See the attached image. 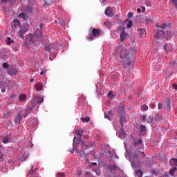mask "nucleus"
Returning a JSON list of instances; mask_svg holds the SVG:
<instances>
[{
    "mask_svg": "<svg viewBox=\"0 0 177 177\" xmlns=\"http://www.w3.org/2000/svg\"><path fill=\"white\" fill-rule=\"evenodd\" d=\"M118 117L120 118V122L121 124L122 128H124V124H125V122H127L126 115H118Z\"/></svg>",
    "mask_w": 177,
    "mask_h": 177,
    "instance_id": "obj_12",
    "label": "nucleus"
},
{
    "mask_svg": "<svg viewBox=\"0 0 177 177\" xmlns=\"http://www.w3.org/2000/svg\"><path fill=\"white\" fill-rule=\"evenodd\" d=\"M26 99H27V95H26V94H21L19 97V100L20 102H24V100H26Z\"/></svg>",
    "mask_w": 177,
    "mask_h": 177,
    "instance_id": "obj_25",
    "label": "nucleus"
},
{
    "mask_svg": "<svg viewBox=\"0 0 177 177\" xmlns=\"http://www.w3.org/2000/svg\"><path fill=\"white\" fill-rule=\"evenodd\" d=\"M0 161L1 162H3V161H4V160H3V154H2L1 153H0Z\"/></svg>",
    "mask_w": 177,
    "mask_h": 177,
    "instance_id": "obj_55",
    "label": "nucleus"
},
{
    "mask_svg": "<svg viewBox=\"0 0 177 177\" xmlns=\"http://www.w3.org/2000/svg\"><path fill=\"white\" fill-rule=\"evenodd\" d=\"M6 42L7 45H12V44H14L15 41L13 40H12V38L10 37H7L6 39Z\"/></svg>",
    "mask_w": 177,
    "mask_h": 177,
    "instance_id": "obj_27",
    "label": "nucleus"
},
{
    "mask_svg": "<svg viewBox=\"0 0 177 177\" xmlns=\"http://www.w3.org/2000/svg\"><path fill=\"white\" fill-rule=\"evenodd\" d=\"M28 158V153H25L23 154V156L21 157L20 160L22 162H24Z\"/></svg>",
    "mask_w": 177,
    "mask_h": 177,
    "instance_id": "obj_24",
    "label": "nucleus"
},
{
    "mask_svg": "<svg viewBox=\"0 0 177 177\" xmlns=\"http://www.w3.org/2000/svg\"><path fill=\"white\" fill-rule=\"evenodd\" d=\"M128 19H132L133 17V12H129L127 15Z\"/></svg>",
    "mask_w": 177,
    "mask_h": 177,
    "instance_id": "obj_51",
    "label": "nucleus"
},
{
    "mask_svg": "<svg viewBox=\"0 0 177 177\" xmlns=\"http://www.w3.org/2000/svg\"><path fill=\"white\" fill-rule=\"evenodd\" d=\"M138 32H139L140 38H142V37H143V35L146 32V30L145 29H138Z\"/></svg>",
    "mask_w": 177,
    "mask_h": 177,
    "instance_id": "obj_26",
    "label": "nucleus"
},
{
    "mask_svg": "<svg viewBox=\"0 0 177 177\" xmlns=\"http://www.w3.org/2000/svg\"><path fill=\"white\" fill-rule=\"evenodd\" d=\"M22 118L23 116L20 113H18L15 115L14 118V122H15L16 124H20Z\"/></svg>",
    "mask_w": 177,
    "mask_h": 177,
    "instance_id": "obj_15",
    "label": "nucleus"
},
{
    "mask_svg": "<svg viewBox=\"0 0 177 177\" xmlns=\"http://www.w3.org/2000/svg\"><path fill=\"white\" fill-rule=\"evenodd\" d=\"M85 177H94L93 175L92 174V173L87 171L85 174Z\"/></svg>",
    "mask_w": 177,
    "mask_h": 177,
    "instance_id": "obj_48",
    "label": "nucleus"
},
{
    "mask_svg": "<svg viewBox=\"0 0 177 177\" xmlns=\"http://www.w3.org/2000/svg\"><path fill=\"white\" fill-rule=\"evenodd\" d=\"M177 171V168L176 167H173L171 169L169 170V175H171V176H174L175 175V171Z\"/></svg>",
    "mask_w": 177,
    "mask_h": 177,
    "instance_id": "obj_28",
    "label": "nucleus"
},
{
    "mask_svg": "<svg viewBox=\"0 0 177 177\" xmlns=\"http://www.w3.org/2000/svg\"><path fill=\"white\" fill-rule=\"evenodd\" d=\"M39 28H37L33 34L29 33L26 35L25 41L23 44L25 48L28 49L31 45H33L34 46H39L41 44H44V35H42L44 24H40Z\"/></svg>",
    "mask_w": 177,
    "mask_h": 177,
    "instance_id": "obj_1",
    "label": "nucleus"
},
{
    "mask_svg": "<svg viewBox=\"0 0 177 177\" xmlns=\"http://www.w3.org/2000/svg\"><path fill=\"white\" fill-rule=\"evenodd\" d=\"M96 165H97V163H96V162H91L89 165V168H93V167H96Z\"/></svg>",
    "mask_w": 177,
    "mask_h": 177,
    "instance_id": "obj_50",
    "label": "nucleus"
},
{
    "mask_svg": "<svg viewBox=\"0 0 177 177\" xmlns=\"http://www.w3.org/2000/svg\"><path fill=\"white\" fill-rule=\"evenodd\" d=\"M104 13L106 16H108V17H113V16H114V14L113 13V10L110 7H108L105 9Z\"/></svg>",
    "mask_w": 177,
    "mask_h": 177,
    "instance_id": "obj_13",
    "label": "nucleus"
},
{
    "mask_svg": "<svg viewBox=\"0 0 177 177\" xmlns=\"http://www.w3.org/2000/svg\"><path fill=\"white\" fill-rule=\"evenodd\" d=\"M169 165L171 167H177V159L174 158H171L169 160Z\"/></svg>",
    "mask_w": 177,
    "mask_h": 177,
    "instance_id": "obj_18",
    "label": "nucleus"
},
{
    "mask_svg": "<svg viewBox=\"0 0 177 177\" xmlns=\"http://www.w3.org/2000/svg\"><path fill=\"white\" fill-rule=\"evenodd\" d=\"M104 24L105 26H110L111 24V23L110 22V21H105V22L104 23Z\"/></svg>",
    "mask_w": 177,
    "mask_h": 177,
    "instance_id": "obj_54",
    "label": "nucleus"
},
{
    "mask_svg": "<svg viewBox=\"0 0 177 177\" xmlns=\"http://www.w3.org/2000/svg\"><path fill=\"white\" fill-rule=\"evenodd\" d=\"M118 115H127L125 113V109L124 106H120L118 108Z\"/></svg>",
    "mask_w": 177,
    "mask_h": 177,
    "instance_id": "obj_17",
    "label": "nucleus"
},
{
    "mask_svg": "<svg viewBox=\"0 0 177 177\" xmlns=\"http://www.w3.org/2000/svg\"><path fill=\"white\" fill-rule=\"evenodd\" d=\"M44 50L50 53V50L53 49V44L49 42H46L44 45Z\"/></svg>",
    "mask_w": 177,
    "mask_h": 177,
    "instance_id": "obj_7",
    "label": "nucleus"
},
{
    "mask_svg": "<svg viewBox=\"0 0 177 177\" xmlns=\"http://www.w3.org/2000/svg\"><path fill=\"white\" fill-rule=\"evenodd\" d=\"M146 118H147L146 115H141V121L142 122H146Z\"/></svg>",
    "mask_w": 177,
    "mask_h": 177,
    "instance_id": "obj_46",
    "label": "nucleus"
},
{
    "mask_svg": "<svg viewBox=\"0 0 177 177\" xmlns=\"http://www.w3.org/2000/svg\"><path fill=\"white\" fill-rule=\"evenodd\" d=\"M140 110L142 111H147L149 110V106H147L146 104H142L140 106Z\"/></svg>",
    "mask_w": 177,
    "mask_h": 177,
    "instance_id": "obj_33",
    "label": "nucleus"
},
{
    "mask_svg": "<svg viewBox=\"0 0 177 177\" xmlns=\"http://www.w3.org/2000/svg\"><path fill=\"white\" fill-rule=\"evenodd\" d=\"M81 142H82V139L81 136L77 137H74L73 138V143H76L77 145H81Z\"/></svg>",
    "mask_w": 177,
    "mask_h": 177,
    "instance_id": "obj_20",
    "label": "nucleus"
},
{
    "mask_svg": "<svg viewBox=\"0 0 177 177\" xmlns=\"http://www.w3.org/2000/svg\"><path fill=\"white\" fill-rule=\"evenodd\" d=\"M108 169L111 175H115L117 172H122V170L120 168V167L117 166L115 163H113L112 166H109Z\"/></svg>",
    "mask_w": 177,
    "mask_h": 177,
    "instance_id": "obj_5",
    "label": "nucleus"
},
{
    "mask_svg": "<svg viewBox=\"0 0 177 177\" xmlns=\"http://www.w3.org/2000/svg\"><path fill=\"white\" fill-rule=\"evenodd\" d=\"M145 23H146V24H150V23H153V20H152V19H149V18H147V19H145Z\"/></svg>",
    "mask_w": 177,
    "mask_h": 177,
    "instance_id": "obj_49",
    "label": "nucleus"
},
{
    "mask_svg": "<svg viewBox=\"0 0 177 177\" xmlns=\"http://www.w3.org/2000/svg\"><path fill=\"white\" fill-rule=\"evenodd\" d=\"M162 32H164V30H158L156 32V39H159L160 37H161V34H162Z\"/></svg>",
    "mask_w": 177,
    "mask_h": 177,
    "instance_id": "obj_32",
    "label": "nucleus"
},
{
    "mask_svg": "<svg viewBox=\"0 0 177 177\" xmlns=\"http://www.w3.org/2000/svg\"><path fill=\"white\" fill-rule=\"evenodd\" d=\"M52 2H53V0H44V6L48 8L49 5H51Z\"/></svg>",
    "mask_w": 177,
    "mask_h": 177,
    "instance_id": "obj_31",
    "label": "nucleus"
},
{
    "mask_svg": "<svg viewBox=\"0 0 177 177\" xmlns=\"http://www.w3.org/2000/svg\"><path fill=\"white\" fill-rule=\"evenodd\" d=\"M139 153V149H137L134 151L133 153V160H135V158H138L139 157V155H138Z\"/></svg>",
    "mask_w": 177,
    "mask_h": 177,
    "instance_id": "obj_43",
    "label": "nucleus"
},
{
    "mask_svg": "<svg viewBox=\"0 0 177 177\" xmlns=\"http://www.w3.org/2000/svg\"><path fill=\"white\" fill-rule=\"evenodd\" d=\"M113 110H109L104 113V118L109 120V121H111V117H113Z\"/></svg>",
    "mask_w": 177,
    "mask_h": 177,
    "instance_id": "obj_14",
    "label": "nucleus"
},
{
    "mask_svg": "<svg viewBox=\"0 0 177 177\" xmlns=\"http://www.w3.org/2000/svg\"><path fill=\"white\" fill-rule=\"evenodd\" d=\"M2 68H3V70H7L8 71V68H9V64L6 62H4L2 64Z\"/></svg>",
    "mask_w": 177,
    "mask_h": 177,
    "instance_id": "obj_42",
    "label": "nucleus"
},
{
    "mask_svg": "<svg viewBox=\"0 0 177 177\" xmlns=\"http://www.w3.org/2000/svg\"><path fill=\"white\" fill-rule=\"evenodd\" d=\"M164 50H165L167 55H169V47H168V43H166L163 46Z\"/></svg>",
    "mask_w": 177,
    "mask_h": 177,
    "instance_id": "obj_29",
    "label": "nucleus"
},
{
    "mask_svg": "<svg viewBox=\"0 0 177 177\" xmlns=\"http://www.w3.org/2000/svg\"><path fill=\"white\" fill-rule=\"evenodd\" d=\"M19 17H20V19H24V20H26L27 19V14L22 12L19 15Z\"/></svg>",
    "mask_w": 177,
    "mask_h": 177,
    "instance_id": "obj_41",
    "label": "nucleus"
},
{
    "mask_svg": "<svg viewBox=\"0 0 177 177\" xmlns=\"http://www.w3.org/2000/svg\"><path fill=\"white\" fill-rule=\"evenodd\" d=\"M153 120L154 121H157V122H158L159 121L161 120V116H160L158 113H156Z\"/></svg>",
    "mask_w": 177,
    "mask_h": 177,
    "instance_id": "obj_35",
    "label": "nucleus"
},
{
    "mask_svg": "<svg viewBox=\"0 0 177 177\" xmlns=\"http://www.w3.org/2000/svg\"><path fill=\"white\" fill-rule=\"evenodd\" d=\"M28 114H30V111H27L26 112H25L24 115V117H26L27 115H28Z\"/></svg>",
    "mask_w": 177,
    "mask_h": 177,
    "instance_id": "obj_59",
    "label": "nucleus"
},
{
    "mask_svg": "<svg viewBox=\"0 0 177 177\" xmlns=\"http://www.w3.org/2000/svg\"><path fill=\"white\" fill-rule=\"evenodd\" d=\"M59 24L62 26V27H64L66 26V22H64L63 20L59 22Z\"/></svg>",
    "mask_w": 177,
    "mask_h": 177,
    "instance_id": "obj_53",
    "label": "nucleus"
},
{
    "mask_svg": "<svg viewBox=\"0 0 177 177\" xmlns=\"http://www.w3.org/2000/svg\"><path fill=\"white\" fill-rule=\"evenodd\" d=\"M44 101V98L41 97V96H35V99H33L32 100V104H35L37 106V104H39V103H42V102Z\"/></svg>",
    "mask_w": 177,
    "mask_h": 177,
    "instance_id": "obj_11",
    "label": "nucleus"
},
{
    "mask_svg": "<svg viewBox=\"0 0 177 177\" xmlns=\"http://www.w3.org/2000/svg\"><path fill=\"white\" fill-rule=\"evenodd\" d=\"M162 35H164V39H167L168 41L169 39H171V31L167 30L166 32H162Z\"/></svg>",
    "mask_w": 177,
    "mask_h": 177,
    "instance_id": "obj_16",
    "label": "nucleus"
},
{
    "mask_svg": "<svg viewBox=\"0 0 177 177\" xmlns=\"http://www.w3.org/2000/svg\"><path fill=\"white\" fill-rule=\"evenodd\" d=\"M31 104L28 107V111H32V109H34V107H35V104H34L32 103V101L30 102Z\"/></svg>",
    "mask_w": 177,
    "mask_h": 177,
    "instance_id": "obj_36",
    "label": "nucleus"
},
{
    "mask_svg": "<svg viewBox=\"0 0 177 177\" xmlns=\"http://www.w3.org/2000/svg\"><path fill=\"white\" fill-rule=\"evenodd\" d=\"M163 107L167 111H169L171 110V100H169V97L166 98V100L163 103Z\"/></svg>",
    "mask_w": 177,
    "mask_h": 177,
    "instance_id": "obj_6",
    "label": "nucleus"
},
{
    "mask_svg": "<svg viewBox=\"0 0 177 177\" xmlns=\"http://www.w3.org/2000/svg\"><path fill=\"white\" fill-rule=\"evenodd\" d=\"M153 121H154V117H153V115H149L148 118V120H147V122L148 124H151Z\"/></svg>",
    "mask_w": 177,
    "mask_h": 177,
    "instance_id": "obj_39",
    "label": "nucleus"
},
{
    "mask_svg": "<svg viewBox=\"0 0 177 177\" xmlns=\"http://www.w3.org/2000/svg\"><path fill=\"white\" fill-rule=\"evenodd\" d=\"M115 20L116 21H118V20H120V16H118V15H116L115 18Z\"/></svg>",
    "mask_w": 177,
    "mask_h": 177,
    "instance_id": "obj_60",
    "label": "nucleus"
},
{
    "mask_svg": "<svg viewBox=\"0 0 177 177\" xmlns=\"http://www.w3.org/2000/svg\"><path fill=\"white\" fill-rule=\"evenodd\" d=\"M171 2H173L174 8L177 9V0H171Z\"/></svg>",
    "mask_w": 177,
    "mask_h": 177,
    "instance_id": "obj_52",
    "label": "nucleus"
},
{
    "mask_svg": "<svg viewBox=\"0 0 177 177\" xmlns=\"http://www.w3.org/2000/svg\"><path fill=\"white\" fill-rule=\"evenodd\" d=\"M10 140V134H6L3 139V143H7Z\"/></svg>",
    "mask_w": 177,
    "mask_h": 177,
    "instance_id": "obj_23",
    "label": "nucleus"
},
{
    "mask_svg": "<svg viewBox=\"0 0 177 177\" xmlns=\"http://www.w3.org/2000/svg\"><path fill=\"white\" fill-rule=\"evenodd\" d=\"M91 31L87 37L88 41H93L95 38H99V37H102L104 34V32L100 29L91 28Z\"/></svg>",
    "mask_w": 177,
    "mask_h": 177,
    "instance_id": "obj_4",
    "label": "nucleus"
},
{
    "mask_svg": "<svg viewBox=\"0 0 177 177\" xmlns=\"http://www.w3.org/2000/svg\"><path fill=\"white\" fill-rule=\"evenodd\" d=\"M151 109H154V107H156V104L151 102Z\"/></svg>",
    "mask_w": 177,
    "mask_h": 177,
    "instance_id": "obj_62",
    "label": "nucleus"
},
{
    "mask_svg": "<svg viewBox=\"0 0 177 177\" xmlns=\"http://www.w3.org/2000/svg\"><path fill=\"white\" fill-rule=\"evenodd\" d=\"M133 26V22L132 21H129L127 24V28H131Z\"/></svg>",
    "mask_w": 177,
    "mask_h": 177,
    "instance_id": "obj_47",
    "label": "nucleus"
},
{
    "mask_svg": "<svg viewBox=\"0 0 177 177\" xmlns=\"http://www.w3.org/2000/svg\"><path fill=\"white\" fill-rule=\"evenodd\" d=\"M119 28H120V30H122L120 39L121 42H124V41L127 39V34H125V27L120 26Z\"/></svg>",
    "mask_w": 177,
    "mask_h": 177,
    "instance_id": "obj_9",
    "label": "nucleus"
},
{
    "mask_svg": "<svg viewBox=\"0 0 177 177\" xmlns=\"http://www.w3.org/2000/svg\"><path fill=\"white\" fill-rule=\"evenodd\" d=\"M84 133V130H76L75 134L77 135V138L80 136L82 138V134Z\"/></svg>",
    "mask_w": 177,
    "mask_h": 177,
    "instance_id": "obj_34",
    "label": "nucleus"
},
{
    "mask_svg": "<svg viewBox=\"0 0 177 177\" xmlns=\"http://www.w3.org/2000/svg\"><path fill=\"white\" fill-rule=\"evenodd\" d=\"M91 118L89 117L82 118V122H89Z\"/></svg>",
    "mask_w": 177,
    "mask_h": 177,
    "instance_id": "obj_44",
    "label": "nucleus"
},
{
    "mask_svg": "<svg viewBox=\"0 0 177 177\" xmlns=\"http://www.w3.org/2000/svg\"><path fill=\"white\" fill-rule=\"evenodd\" d=\"M160 27L162 28V30H165V28H167V24H164L161 25Z\"/></svg>",
    "mask_w": 177,
    "mask_h": 177,
    "instance_id": "obj_56",
    "label": "nucleus"
},
{
    "mask_svg": "<svg viewBox=\"0 0 177 177\" xmlns=\"http://www.w3.org/2000/svg\"><path fill=\"white\" fill-rule=\"evenodd\" d=\"M158 110H161V109H162V104L158 103Z\"/></svg>",
    "mask_w": 177,
    "mask_h": 177,
    "instance_id": "obj_57",
    "label": "nucleus"
},
{
    "mask_svg": "<svg viewBox=\"0 0 177 177\" xmlns=\"http://www.w3.org/2000/svg\"><path fill=\"white\" fill-rule=\"evenodd\" d=\"M80 145L81 146H84V147H87L88 149H89L90 147H92V145H86L85 141L82 140V142H80Z\"/></svg>",
    "mask_w": 177,
    "mask_h": 177,
    "instance_id": "obj_38",
    "label": "nucleus"
},
{
    "mask_svg": "<svg viewBox=\"0 0 177 177\" xmlns=\"http://www.w3.org/2000/svg\"><path fill=\"white\" fill-rule=\"evenodd\" d=\"M42 82H37L35 84V88L36 89V91H42Z\"/></svg>",
    "mask_w": 177,
    "mask_h": 177,
    "instance_id": "obj_21",
    "label": "nucleus"
},
{
    "mask_svg": "<svg viewBox=\"0 0 177 177\" xmlns=\"http://www.w3.org/2000/svg\"><path fill=\"white\" fill-rule=\"evenodd\" d=\"M172 87H173L174 89H176V91H177V84H172Z\"/></svg>",
    "mask_w": 177,
    "mask_h": 177,
    "instance_id": "obj_61",
    "label": "nucleus"
},
{
    "mask_svg": "<svg viewBox=\"0 0 177 177\" xmlns=\"http://www.w3.org/2000/svg\"><path fill=\"white\" fill-rule=\"evenodd\" d=\"M117 22L118 24H122V23H123L122 20H121V19H119Z\"/></svg>",
    "mask_w": 177,
    "mask_h": 177,
    "instance_id": "obj_64",
    "label": "nucleus"
},
{
    "mask_svg": "<svg viewBox=\"0 0 177 177\" xmlns=\"http://www.w3.org/2000/svg\"><path fill=\"white\" fill-rule=\"evenodd\" d=\"M57 177H66V174L64 172H59L57 174Z\"/></svg>",
    "mask_w": 177,
    "mask_h": 177,
    "instance_id": "obj_45",
    "label": "nucleus"
},
{
    "mask_svg": "<svg viewBox=\"0 0 177 177\" xmlns=\"http://www.w3.org/2000/svg\"><path fill=\"white\" fill-rule=\"evenodd\" d=\"M37 171H38V168L36 167L34 169V166H32L30 171L28 174V177H37Z\"/></svg>",
    "mask_w": 177,
    "mask_h": 177,
    "instance_id": "obj_10",
    "label": "nucleus"
},
{
    "mask_svg": "<svg viewBox=\"0 0 177 177\" xmlns=\"http://www.w3.org/2000/svg\"><path fill=\"white\" fill-rule=\"evenodd\" d=\"M145 5H146V6H151V2H150V1H147V2L145 3Z\"/></svg>",
    "mask_w": 177,
    "mask_h": 177,
    "instance_id": "obj_58",
    "label": "nucleus"
},
{
    "mask_svg": "<svg viewBox=\"0 0 177 177\" xmlns=\"http://www.w3.org/2000/svg\"><path fill=\"white\" fill-rule=\"evenodd\" d=\"M125 137V131H124V127H122V131L119 133V138H124Z\"/></svg>",
    "mask_w": 177,
    "mask_h": 177,
    "instance_id": "obj_37",
    "label": "nucleus"
},
{
    "mask_svg": "<svg viewBox=\"0 0 177 177\" xmlns=\"http://www.w3.org/2000/svg\"><path fill=\"white\" fill-rule=\"evenodd\" d=\"M121 63H122L125 71L131 73L133 70V63H132L131 57L128 55L122 58Z\"/></svg>",
    "mask_w": 177,
    "mask_h": 177,
    "instance_id": "obj_3",
    "label": "nucleus"
},
{
    "mask_svg": "<svg viewBox=\"0 0 177 177\" xmlns=\"http://www.w3.org/2000/svg\"><path fill=\"white\" fill-rule=\"evenodd\" d=\"M135 174L138 177H142L143 176V172L141 169L136 170Z\"/></svg>",
    "mask_w": 177,
    "mask_h": 177,
    "instance_id": "obj_30",
    "label": "nucleus"
},
{
    "mask_svg": "<svg viewBox=\"0 0 177 177\" xmlns=\"http://www.w3.org/2000/svg\"><path fill=\"white\" fill-rule=\"evenodd\" d=\"M7 73L9 75H16L17 74V69L13 66H10L7 70Z\"/></svg>",
    "mask_w": 177,
    "mask_h": 177,
    "instance_id": "obj_8",
    "label": "nucleus"
},
{
    "mask_svg": "<svg viewBox=\"0 0 177 177\" xmlns=\"http://www.w3.org/2000/svg\"><path fill=\"white\" fill-rule=\"evenodd\" d=\"M170 66H171L172 67H174V66H176V62H175V61H174Z\"/></svg>",
    "mask_w": 177,
    "mask_h": 177,
    "instance_id": "obj_63",
    "label": "nucleus"
},
{
    "mask_svg": "<svg viewBox=\"0 0 177 177\" xmlns=\"http://www.w3.org/2000/svg\"><path fill=\"white\" fill-rule=\"evenodd\" d=\"M140 135H145V132H146V126L141 124L140 126Z\"/></svg>",
    "mask_w": 177,
    "mask_h": 177,
    "instance_id": "obj_22",
    "label": "nucleus"
},
{
    "mask_svg": "<svg viewBox=\"0 0 177 177\" xmlns=\"http://www.w3.org/2000/svg\"><path fill=\"white\" fill-rule=\"evenodd\" d=\"M133 146H140L142 143V138H140L138 140H135V138H133Z\"/></svg>",
    "mask_w": 177,
    "mask_h": 177,
    "instance_id": "obj_19",
    "label": "nucleus"
},
{
    "mask_svg": "<svg viewBox=\"0 0 177 177\" xmlns=\"http://www.w3.org/2000/svg\"><path fill=\"white\" fill-rule=\"evenodd\" d=\"M13 164H15V161L12 160L11 159L9 160L8 163H7V167L11 168L12 165H13Z\"/></svg>",
    "mask_w": 177,
    "mask_h": 177,
    "instance_id": "obj_40",
    "label": "nucleus"
},
{
    "mask_svg": "<svg viewBox=\"0 0 177 177\" xmlns=\"http://www.w3.org/2000/svg\"><path fill=\"white\" fill-rule=\"evenodd\" d=\"M20 26V21L15 19L11 23V32H16L17 31V28H19L20 30L17 32V36L21 38V39H24V35L28 32V25L24 24L22 26Z\"/></svg>",
    "mask_w": 177,
    "mask_h": 177,
    "instance_id": "obj_2",
    "label": "nucleus"
}]
</instances>
